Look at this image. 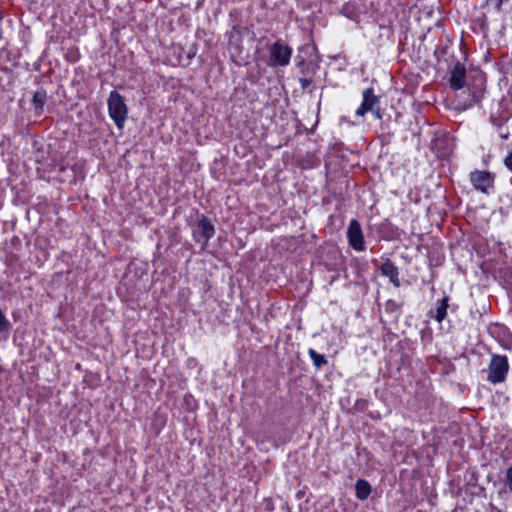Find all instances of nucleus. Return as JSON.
Segmentation results:
<instances>
[{"mask_svg":"<svg viewBox=\"0 0 512 512\" xmlns=\"http://www.w3.org/2000/svg\"><path fill=\"white\" fill-rule=\"evenodd\" d=\"M107 105L109 116L112 118L115 125L119 129L123 128L128 113L123 97L117 91H112L109 95Z\"/></svg>","mask_w":512,"mask_h":512,"instance_id":"nucleus-1","label":"nucleus"},{"mask_svg":"<svg viewBox=\"0 0 512 512\" xmlns=\"http://www.w3.org/2000/svg\"><path fill=\"white\" fill-rule=\"evenodd\" d=\"M292 49L283 41H276L270 49V65L286 66L290 62Z\"/></svg>","mask_w":512,"mask_h":512,"instance_id":"nucleus-2","label":"nucleus"},{"mask_svg":"<svg viewBox=\"0 0 512 512\" xmlns=\"http://www.w3.org/2000/svg\"><path fill=\"white\" fill-rule=\"evenodd\" d=\"M509 365L507 357L493 356L489 365L488 380L492 383H500L505 380Z\"/></svg>","mask_w":512,"mask_h":512,"instance_id":"nucleus-3","label":"nucleus"},{"mask_svg":"<svg viewBox=\"0 0 512 512\" xmlns=\"http://www.w3.org/2000/svg\"><path fill=\"white\" fill-rule=\"evenodd\" d=\"M494 175L488 171L476 170L470 173V181L476 190L488 193L494 185Z\"/></svg>","mask_w":512,"mask_h":512,"instance_id":"nucleus-4","label":"nucleus"},{"mask_svg":"<svg viewBox=\"0 0 512 512\" xmlns=\"http://www.w3.org/2000/svg\"><path fill=\"white\" fill-rule=\"evenodd\" d=\"M347 238L349 245L356 251L365 249L364 236L359 222L351 220L347 229Z\"/></svg>","mask_w":512,"mask_h":512,"instance_id":"nucleus-5","label":"nucleus"},{"mask_svg":"<svg viewBox=\"0 0 512 512\" xmlns=\"http://www.w3.org/2000/svg\"><path fill=\"white\" fill-rule=\"evenodd\" d=\"M379 104V98L374 94L373 88L363 91V100L356 110V115L363 117L367 112H372Z\"/></svg>","mask_w":512,"mask_h":512,"instance_id":"nucleus-6","label":"nucleus"},{"mask_svg":"<svg viewBox=\"0 0 512 512\" xmlns=\"http://www.w3.org/2000/svg\"><path fill=\"white\" fill-rule=\"evenodd\" d=\"M466 69L463 64L456 63L450 72L449 83L452 89L459 90L465 85Z\"/></svg>","mask_w":512,"mask_h":512,"instance_id":"nucleus-7","label":"nucleus"},{"mask_svg":"<svg viewBox=\"0 0 512 512\" xmlns=\"http://www.w3.org/2000/svg\"><path fill=\"white\" fill-rule=\"evenodd\" d=\"M381 274L389 278L390 282L395 286H400L399 270L392 261L387 259L380 267Z\"/></svg>","mask_w":512,"mask_h":512,"instance_id":"nucleus-8","label":"nucleus"},{"mask_svg":"<svg viewBox=\"0 0 512 512\" xmlns=\"http://www.w3.org/2000/svg\"><path fill=\"white\" fill-rule=\"evenodd\" d=\"M355 490L356 497L360 500H365L371 493V486L367 481L359 479L356 481Z\"/></svg>","mask_w":512,"mask_h":512,"instance_id":"nucleus-9","label":"nucleus"},{"mask_svg":"<svg viewBox=\"0 0 512 512\" xmlns=\"http://www.w3.org/2000/svg\"><path fill=\"white\" fill-rule=\"evenodd\" d=\"M448 297H443L439 302H438V305L435 309V314H434V318L438 321V322H442L446 315H447V309L449 307V304H448Z\"/></svg>","mask_w":512,"mask_h":512,"instance_id":"nucleus-10","label":"nucleus"},{"mask_svg":"<svg viewBox=\"0 0 512 512\" xmlns=\"http://www.w3.org/2000/svg\"><path fill=\"white\" fill-rule=\"evenodd\" d=\"M198 227L205 240H209L214 235V226L210 223V221L207 218L203 217L199 221Z\"/></svg>","mask_w":512,"mask_h":512,"instance_id":"nucleus-11","label":"nucleus"},{"mask_svg":"<svg viewBox=\"0 0 512 512\" xmlns=\"http://www.w3.org/2000/svg\"><path fill=\"white\" fill-rule=\"evenodd\" d=\"M308 354L316 368H321L327 364L326 357L322 354L317 353L314 349L310 348Z\"/></svg>","mask_w":512,"mask_h":512,"instance_id":"nucleus-12","label":"nucleus"},{"mask_svg":"<svg viewBox=\"0 0 512 512\" xmlns=\"http://www.w3.org/2000/svg\"><path fill=\"white\" fill-rule=\"evenodd\" d=\"M46 95L44 92L37 91L33 95V105L35 106V110L37 113H41L43 110V106L45 104Z\"/></svg>","mask_w":512,"mask_h":512,"instance_id":"nucleus-13","label":"nucleus"},{"mask_svg":"<svg viewBox=\"0 0 512 512\" xmlns=\"http://www.w3.org/2000/svg\"><path fill=\"white\" fill-rule=\"evenodd\" d=\"M230 52L233 58L240 57L241 49L234 43L232 39L230 40Z\"/></svg>","mask_w":512,"mask_h":512,"instance_id":"nucleus-14","label":"nucleus"},{"mask_svg":"<svg viewBox=\"0 0 512 512\" xmlns=\"http://www.w3.org/2000/svg\"><path fill=\"white\" fill-rule=\"evenodd\" d=\"M505 166L512 171V151L504 159Z\"/></svg>","mask_w":512,"mask_h":512,"instance_id":"nucleus-15","label":"nucleus"},{"mask_svg":"<svg viewBox=\"0 0 512 512\" xmlns=\"http://www.w3.org/2000/svg\"><path fill=\"white\" fill-rule=\"evenodd\" d=\"M299 83H300L302 89H306L308 86L311 85L312 81L307 78H300Z\"/></svg>","mask_w":512,"mask_h":512,"instance_id":"nucleus-16","label":"nucleus"},{"mask_svg":"<svg viewBox=\"0 0 512 512\" xmlns=\"http://www.w3.org/2000/svg\"><path fill=\"white\" fill-rule=\"evenodd\" d=\"M487 3H494L497 10H500L503 4V0H487Z\"/></svg>","mask_w":512,"mask_h":512,"instance_id":"nucleus-17","label":"nucleus"},{"mask_svg":"<svg viewBox=\"0 0 512 512\" xmlns=\"http://www.w3.org/2000/svg\"><path fill=\"white\" fill-rule=\"evenodd\" d=\"M507 481L509 484V488L512 491V467L507 470Z\"/></svg>","mask_w":512,"mask_h":512,"instance_id":"nucleus-18","label":"nucleus"},{"mask_svg":"<svg viewBox=\"0 0 512 512\" xmlns=\"http://www.w3.org/2000/svg\"><path fill=\"white\" fill-rule=\"evenodd\" d=\"M372 112H373V114L375 115V117L377 119H379V120L382 119V113H381V110H380V108L378 106Z\"/></svg>","mask_w":512,"mask_h":512,"instance_id":"nucleus-19","label":"nucleus"}]
</instances>
